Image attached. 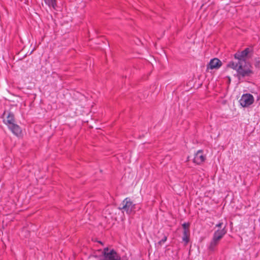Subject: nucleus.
<instances>
[{
  "instance_id": "1",
  "label": "nucleus",
  "mask_w": 260,
  "mask_h": 260,
  "mask_svg": "<svg viewBox=\"0 0 260 260\" xmlns=\"http://www.w3.org/2000/svg\"><path fill=\"white\" fill-rule=\"evenodd\" d=\"M237 77L239 79L245 77H250L254 74L251 63L246 60L239 61Z\"/></svg>"
},
{
  "instance_id": "2",
  "label": "nucleus",
  "mask_w": 260,
  "mask_h": 260,
  "mask_svg": "<svg viewBox=\"0 0 260 260\" xmlns=\"http://www.w3.org/2000/svg\"><path fill=\"white\" fill-rule=\"evenodd\" d=\"M136 204H134L129 198H126L122 202L118 209L125 212L127 214H131L135 212Z\"/></svg>"
},
{
  "instance_id": "3",
  "label": "nucleus",
  "mask_w": 260,
  "mask_h": 260,
  "mask_svg": "<svg viewBox=\"0 0 260 260\" xmlns=\"http://www.w3.org/2000/svg\"><path fill=\"white\" fill-rule=\"evenodd\" d=\"M239 102L243 107H247L253 103L254 98L250 93L244 94L242 95Z\"/></svg>"
},
{
  "instance_id": "4",
  "label": "nucleus",
  "mask_w": 260,
  "mask_h": 260,
  "mask_svg": "<svg viewBox=\"0 0 260 260\" xmlns=\"http://www.w3.org/2000/svg\"><path fill=\"white\" fill-rule=\"evenodd\" d=\"M222 66L221 61L217 58L212 59L207 64V69H218Z\"/></svg>"
},
{
  "instance_id": "5",
  "label": "nucleus",
  "mask_w": 260,
  "mask_h": 260,
  "mask_svg": "<svg viewBox=\"0 0 260 260\" xmlns=\"http://www.w3.org/2000/svg\"><path fill=\"white\" fill-rule=\"evenodd\" d=\"M206 159V156L203 154V151L199 150L195 154L193 161L197 165H200Z\"/></svg>"
},
{
  "instance_id": "6",
  "label": "nucleus",
  "mask_w": 260,
  "mask_h": 260,
  "mask_svg": "<svg viewBox=\"0 0 260 260\" xmlns=\"http://www.w3.org/2000/svg\"><path fill=\"white\" fill-rule=\"evenodd\" d=\"M250 51L249 48H245L241 52H238L235 54V58L237 59L239 61L246 60L245 58L247 56Z\"/></svg>"
},
{
  "instance_id": "7",
  "label": "nucleus",
  "mask_w": 260,
  "mask_h": 260,
  "mask_svg": "<svg viewBox=\"0 0 260 260\" xmlns=\"http://www.w3.org/2000/svg\"><path fill=\"white\" fill-rule=\"evenodd\" d=\"M11 131L16 136H19L21 134L22 130L21 127L15 123L8 126Z\"/></svg>"
},
{
  "instance_id": "8",
  "label": "nucleus",
  "mask_w": 260,
  "mask_h": 260,
  "mask_svg": "<svg viewBox=\"0 0 260 260\" xmlns=\"http://www.w3.org/2000/svg\"><path fill=\"white\" fill-rule=\"evenodd\" d=\"M226 233V230L225 228L221 230H218L214 232L213 238L219 241Z\"/></svg>"
},
{
  "instance_id": "9",
  "label": "nucleus",
  "mask_w": 260,
  "mask_h": 260,
  "mask_svg": "<svg viewBox=\"0 0 260 260\" xmlns=\"http://www.w3.org/2000/svg\"><path fill=\"white\" fill-rule=\"evenodd\" d=\"M4 122L8 125V126H10V125H12L15 123V118L14 115L12 112H9L7 116V119L4 120Z\"/></svg>"
},
{
  "instance_id": "10",
  "label": "nucleus",
  "mask_w": 260,
  "mask_h": 260,
  "mask_svg": "<svg viewBox=\"0 0 260 260\" xmlns=\"http://www.w3.org/2000/svg\"><path fill=\"white\" fill-rule=\"evenodd\" d=\"M219 241L217 240L216 239H214V238H212V239L211 241L210 242V243L209 244V246L208 247V249L210 251H214L215 249V247L219 243Z\"/></svg>"
},
{
  "instance_id": "11",
  "label": "nucleus",
  "mask_w": 260,
  "mask_h": 260,
  "mask_svg": "<svg viewBox=\"0 0 260 260\" xmlns=\"http://www.w3.org/2000/svg\"><path fill=\"white\" fill-rule=\"evenodd\" d=\"M239 60H238L237 62H235L233 61H231L227 64V67L230 68H232L234 70L237 71V73H238V70L239 68Z\"/></svg>"
},
{
  "instance_id": "12",
  "label": "nucleus",
  "mask_w": 260,
  "mask_h": 260,
  "mask_svg": "<svg viewBox=\"0 0 260 260\" xmlns=\"http://www.w3.org/2000/svg\"><path fill=\"white\" fill-rule=\"evenodd\" d=\"M190 231H183L182 240L187 244L189 241Z\"/></svg>"
},
{
  "instance_id": "13",
  "label": "nucleus",
  "mask_w": 260,
  "mask_h": 260,
  "mask_svg": "<svg viewBox=\"0 0 260 260\" xmlns=\"http://www.w3.org/2000/svg\"><path fill=\"white\" fill-rule=\"evenodd\" d=\"M46 4H47L49 7H52L54 9H55L56 4L55 0H44Z\"/></svg>"
},
{
  "instance_id": "14",
  "label": "nucleus",
  "mask_w": 260,
  "mask_h": 260,
  "mask_svg": "<svg viewBox=\"0 0 260 260\" xmlns=\"http://www.w3.org/2000/svg\"><path fill=\"white\" fill-rule=\"evenodd\" d=\"M168 236L166 235H164L162 239L158 242L157 244L161 246V245L164 243L167 240Z\"/></svg>"
},
{
  "instance_id": "15",
  "label": "nucleus",
  "mask_w": 260,
  "mask_h": 260,
  "mask_svg": "<svg viewBox=\"0 0 260 260\" xmlns=\"http://www.w3.org/2000/svg\"><path fill=\"white\" fill-rule=\"evenodd\" d=\"M189 226H190L189 223H188V222L184 223L182 224V228L183 229V231H190L189 229Z\"/></svg>"
},
{
  "instance_id": "16",
  "label": "nucleus",
  "mask_w": 260,
  "mask_h": 260,
  "mask_svg": "<svg viewBox=\"0 0 260 260\" xmlns=\"http://www.w3.org/2000/svg\"><path fill=\"white\" fill-rule=\"evenodd\" d=\"M223 224V223L222 222H219L218 224H217L216 225V227H218V228H221L222 225Z\"/></svg>"
},
{
  "instance_id": "17",
  "label": "nucleus",
  "mask_w": 260,
  "mask_h": 260,
  "mask_svg": "<svg viewBox=\"0 0 260 260\" xmlns=\"http://www.w3.org/2000/svg\"><path fill=\"white\" fill-rule=\"evenodd\" d=\"M259 64H260V61H257L255 62V67L256 68H258L259 66Z\"/></svg>"
},
{
  "instance_id": "18",
  "label": "nucleus",
  "mask_w": 260,
  "mask_h": 260,
  "mask_svg": "<svg viewBox=\"0 0 260 260\" xmlns=\"http://www.w3.org/2000/svg\"><path fill=\"white\" fill-rule=\"evenodd\" d=\"M6 114V112H4L3 115H4Z\"/></svg>"
}]
</instances>
